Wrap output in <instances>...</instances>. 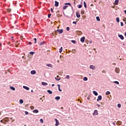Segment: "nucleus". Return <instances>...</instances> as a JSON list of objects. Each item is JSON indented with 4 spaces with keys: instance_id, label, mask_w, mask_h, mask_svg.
Wrapping results in <instances>:
<instances>
[{
    "instance_id": "nucleus-39",
    "label": "nucleus",
    "mask_w": 126,
    "mask_h": 126,
    "mask_svg": "<svg viewBox=\"0 0 126 126\" xmlns=\"http://www.w3.org/2000/svg\"><path fill=\"white\" fill-rule=\"evenodd\" d=\"M34 53H35V52H30V55H34Z\"/></svg>"
},
{
    "instance_id": "nucleus-16",
    "label": "nucleus",
    "mask_w": 126,
    "mask_h": 126,
    "mask_svg": "<svg viewBox=\"0 0 126 126\" xmlns=\"http://www.w3.org/2000/svg\"><path fill=\"white\" fill-rule=\"evenodd\" d=\"M24 89H26V90H29V87L24 86L23 87Z\"/></svg>"
},
{
    "instance_id": "nucleus-60",
    "label": "nucleus",
    "mask_w": 126,
    "mask_h": 126,
    "mask_svg": "<svg viewBox=\"0 0 126 126\" xmlns=\"http://www.w3.org/2000/svg\"><path fill=\"white\" fill-rule=\"evenodd\" d=\"M125 13L126 14V10L124 11Z\"/></svg>"
},
{
    "instance_id": "nucleus-63",
    "label": "nucleus",
    "mask_w": 126,
    "mask_h": 126,
    "mask_svg": "<svg viewBox=\"0 0 126 126\" xmlns=\"http://www.w3.org/2000/svg\"><path fill=\"white\" fill-rule=\"evenodd\" d=\"M125 35L126 37V32L125 33Z\"/></svg>"
},
{
    "instance_id": "nucleus-30",
    "label": "nucleus",
    "mask_w": 126,
    "mask_h": 126,
    "mask_svg": "<svg viewBox=\"0 0 126 126\" xmlns=\"http://www.w3.org/2000/svg\"><path fill=\"white\" fill-rule=\"evenodd\" d=\"M113 83H116V84H118V85L120 84V83L117 81H114Z\"/></svg>"
},
{
    "instance_id": "nucleus-10",
    "label": "nucleus",
    "mask_w": 126,
    "mask_h": 126,
    "mask_svg": "<svg viewBox=\"0 0 126 126\" xmlns=\"http://www.w3.org/2000/svg\"><path fill=\"white\" fill-rule=\"evenodd\" d=\"M116 125H117V126H121V125H122V122L120 121H117Z\"/></svg>"
},
{
    "instance_id": "nucleus-27",
    "label": "nucleus",
    "mask_w": 126,
    "mask_h": 126,
    "mask_svg": "<svg viewBox=\"0 0 126 126\" xmlns=\"http://www.w3.org/2000/svg\"><path fill=\"white\" fill-rule=\"evenodd\" d=\"M84 5L85 8L87 7V5H86V2L85 1H84Z\"/></svg>"
},
{
    "instance_id": "nucleus-23",
    "label": "nucleus",
    "mask_w": 126,
    "mask_h": 126,
    "mask_svg": "<svg viewBox=\"0 0 126 126\" xmlns=\"http://www.w3.org/2000/svg\"><path fill=\"white\" fill-rule=\"evenodd\" d=\"M83 80H84V81H87L88 80V78H87V77H85L83 78Z\"/></svg>"
},
{
    "instance_id": "nucleus-51",
    "label": "nucleus",
    "mask_w": 126,
    "mask_h": 126,
    "mask_svg": "<svg viewBox=\"0 0 126 126\" xmlns=\"http://www.w3.org/2000/svg\"><path fill=\"white\" fill-rule=\"evenodd\" d=\"M51 12H53L54 10L53 9V8H51Z\"/></svg>"
},
{
    "instance_id": "nucleus-3",
    "label": "nucleus",
    "mask_w": 126,
    "mask_h": 126,
    "mask_svg": "<svg viewBox=\"0 0 126 126\" xmlns=\"http://www.w3.org/2000/svg\"><path fill=\"white\" fill-rule=\"evenodd\" d=\"M55 121L56 122L55 126H58L60 125V122H59V121H58V119H55Z\"/></svg>"
},
{
    "instance_id": "nucleus-43",
    "label": "nucleus",
    "mask_w": 126,
    "mask_h": 126,
    "mask_svg": "<svg viewBox=\"0 0 126 126\" xmlns=\"http://www.w3.org/2000/svg\"><path fill=\"white\" fill-rule=\"evenodd\" d=\"M121 106H122V105H121V104H120V103L118 104V105H117V106L118 107V108H121Z\"/></svg>"
},
{
    "instance_id": "nucleus-8",
    "label": "nucleus",
    "mask_w": 126,
    "mask_h": 126,
    "mask_svg": "<svg viewBox=\"0 0 126 126\" xmlns=\"http://www.w3.org/2000/svg\"><path fill=\"white\" fill-rule=\"evenodd\" d=\"M115 71L117 73H119V72H120V68L119 67L116 68Z\"/></svg>"
},
{
    "instance_id": "nucleus-58",
    "label": "nucleus",
    "mask_w": 126,
    "mask_h": 126,
    "mask_svg": "<svg viewBox=\"0 0 126 126\" xmlns=\"http://www.w3.org/2000/svg\"><path fill=\"white\" fill-rule=\"evenodd\" d=\"M113 125H114V126H116V123H115L114 122L113 123Z\"/></svg>"
},
{
    "instance_id": "nucleus-42",
    "label": "nucleus",
    "mask_w": 126,
    "mask_h": 126,
    "mask_svg": "<svg viewBox=\"0 0 126 126\" xmlns=\"http://www.w3.org/2000/svg\"><path fill=\"white\" fill-rule=\"evenodd\" d=\"M110 94V92L107 91V92H106V95H109Z\"/></svg>"
},
{
    "instance_id": "nucleus-50",
    "label": "nucleus",
    "mask_w": 126,
    "mask_h": 126,
    "mask_svg": "<svg viewBox=\"0 0 126 126\" xmlns=\"http://www.w3.org/2000/svg\"><path fill=\"white\" fill-rule=\"evenodd\" d=\"M102 73H106V71L105 70H102Z\"/></svg>"
},
{
    "instance_id": "nucleus-41",
    "label": "nucleus",
    "mask_w": 126,
    "mask_h": 126,
    "mask_svg": "<svg viewBox=\"0 0 126 126\" xmlns=\"http://www.w3.org/2000/svg\"><path fill=\"white\" fill-rule=\"evenodd\" d=\"M40 122L41 123V124H43V123H44V121H43V119H41L40 120Z\"/></svg>"
},
{
    "instance_id": "nucleus-56",
    "label": "nucleus",
    "mask_w": 126,
    "mask_h": 126,
    "mask_svg": "<svg viewBox=\"0 0 126 126\" xmlns=\"http://www.w3.org/2000/svg\"><path fill=\"white\" fill-rule=\"evenodd\" d=\"M29 45H32V42H30L29 43Z\"/></svg>"
},
{
    "instance_id": "nucleus-44",
    "label": "nucleus",
    "mask_w": 126,
    "mask_h": 126,
    "mask_svg": "<svg viewBox=\"0 0 126 126\" xmlns=\"http://www.w3.org/2000/svg\"><path fill=\"white\" fill-rule=\"evenodd\" d=\"M7 10L8 12H10V11H11V9H7Z\"/></svg>"
},
{
    "instance_id": "nucleus-28",
    "label": "nucleus",
    "mask_w": 126,
    "mask_h": 126,
    "mask_svg": "<svg viewBox=\"0 0 126 126\" xmlns=\"http://www.w3.org/2000/svg\"><path fill=\"white\" fill-rule=\"evenodd\" d=\"M63 52V47H61L60 50H59V53H62Z\"/></svg>"
},
{
    "instance_id": "nucleus-33",
    "label": "nucleus",
    "mask_w": 126,
    "mask_h": 126,
    "mask_svg": "<svg viewBox=\"0 0 126 126\" xmlns=\"http://www.w3.org/2000/svg\"><path fill=\"white\" fill-rule=\"evenodd\" d=\"M67 6L65 5L63 7V9H66L67 8Z\"/></svg>"
},
{
    "instance_id": "nucleus-54",
    "label": "nucleus",
    "mask_w": 126,
    "mask_h": 126,
    "mask_svg": "<svg viewBox=\"0 0 126 126\" xmlns=\"http://www.w3.org/2000/svg\"><path fill=\"white\" fill-rule=\"evenodd\" d=\"M25 114H26V115H28V112H27V111H25Z\"/></svg>"
},
{
    "instance_id": "nucleus-19",
    "label": "nucleus",
    "mask_w": 126,
    "mask_h": 126,
    "mask_svg": "<svg viewBox=\"0 0 126 126\" xmlns=\"http://www.w3.org/2000/svg\"><path fill=\"white\" fill-rule=\"evenodd\" d=\"M33 113H34L35 114H37V113H39V111L37 109H35L33 111Z\"/></svg>"
},
{
    "instance_id": "nucleus-12",
    "label": "nucleus",
    "mask_w": 126,
    "mask_h": 126,
    "mask_svg": "<svg viewBox=\"0 0 126 126\" xmlns=\"http://www.w3.org/2000/svg\"><path fill=\"white\" fill-rule=\"evenodd\" d=\"M31 73L32 75L36 74V71L33 70L31 71Z\"/></svg>"
},
{
    "instance_id": "nucleus-6",
    "label": "nucleus",
    "mask_w": 126,
    "mask_h": 126,
    "mask_svg": "<svg viewBox=\"0 0 126 126\" xmlns=\"http://www.w3.org/2000/svg\"><path fill=\"white\" fill-rule=\"evenodd\" d=\"M76 33H77V34L78 35H82V32L80 31H77V32H76Z\"/></svg>"
},
{
    "instance_id": "nucleus-14",
    "label": "nucleus",
    "mask_w": 126,
    "mask_h": 126,
    "mask_svg": "<svg viewBox=\"0 0 126 126\" xmlns=\"http://www.w3.org/2000/svg\"><path fill=\"white\" fill-rule=\"evenodd\" d=\"M42 85H43L44 86H47L48 85V83L42 82L41 83Z\"/></svg>"
},
{
    "instance_id": "nucleus-4",
    "label": "nucleus",
    "mask_w": 126,
    "mask_h": 126,
    "mask_svg": "<svg viewBox=\"0 0 126 126\" xmlns=\"http://www.w3.org/2000/svg\"><path fill=\"white\" fill-rule=\"evenodd\" d=\"M57 32H58V33L59 34H62L63 33V29L61 30H57Z\"/></svg>"
},
{
    "instance_id": "nucleus-38",
    "label": "nucleus",
    "mask_w": 126,
    "mask_h": 126,
    "mask_svg": "<svg viewBox=\"0 0 126 126\" xmlns=\"http://www.w3.org/2000/svg\"><path fill=\"white\" fill-rule=\"evenodd\" d=\"M72 53L73 54H75V49H73V50H72Z\"/></svg>"
},
{
    "instance_id": "nucleus-59",
    "label": "nucleus",
    "mask_w": 126,
    "mask_h": 126,
    "mask_svg": "<svg viewBox=\"0 0 126 126\" xmlns=\"http://www.w3.org/2000/svg\"><path fill=\"white\" fill-rule=\"evenodd\" d=\"M52 87H54V86H55V84H52Z\"/></svg>"
},
{
    "instance_id": "nucleus-37",
    "label": "nucleus",
    "mask_w": 126,
    "mask_h": 126,
    "mask_svg": "<svg viewBox=\"0 0 126 126\" xmlns=\"http://www.w3.org/2000/svg\"><path fill=\"white\" fill-rule=\"evenodd\" d=\"M20 104H23V100L22 99H20Z\"/></svg>"
},
{
    "instance_id": "nucleus-17",
    "label": "nucleus",
    "mask_w": 126,
    "mask_h": 126,
    "mask_svg": "<svg viewBox=\"0 0 126 126\" xmlns=\"http://www.w3.org/2000/svg\"><path fill=\"white\" fill-rule=\"evenodd\" d=\"M55 79H56L57 81L61 80V78L59 75L57 76V77L55 78Z\"/></svg>"
},
{
    "instance_id": "nucleus-24",
    "label": "nucleus",
    "mask_w": 126,
    "mask_h": 126,
    "mask_svg": "<svg viewBox=\"0 0 126 126\" xmlns=\"http://www.w3.org/2000/svg\"><path fill=\"white\" fill-rule=\"evenodd\" d=\"M47 92H48V93H49V94H53V92L51 91V90H48Z\"/></svg>"
},
{
    "instance_id": "nucleus-25",
    "label": "nucleus",
    "mask_w": 126,
    "mask_h": 126,
    "mask_svg": "<svg viewBox=\"0 0 126 126\" xmlns=\"http://www.w3.org/2000/svg\"><path fill=\"white\" fill-rule=\"evenodd\" d=\"M55 99H56V100H60V99H61V97H60V96H56V97H55Z\"/></svg>"
},
{
    "instance_id": "nucleus-9",
    "label": "nucleus",
    "mask_w": 126,
    "mask_h": 126,
    "mask_svg": "<svg viewBox=\"0 0 126 126\" xmlns=\"http://www.w3.org/2000/svg\"><path fill=\"white\" fill-rule=\"evenodd\" d=\"M81 42H82V43H84V41H85V37H82L81 39Z\"/></svg>"
},
{
    "instance_id": "nucleus-2",
    "label": "nucleus",
    "mask_w": 126,
    "mask_h": 126,
    "mask_svg": "<svg viewBox=\"0 0 126 126\" xmlns=\"http://www.w3.org/2000/svg\"><path fill=\"white\" fill-rule=\"evenodd\" d=\"M93 116H97L98 115V110H95L93 113Z\"/></svg>"
},
{
    "instance_id": "nucleus-57",
    "label": "nucleus",
    "mask_w": 126,
    "mask_h": 126,
    "mask_svg": "<svg viewBox=\"0 0 126 126\" xmlns=\"http://www.w3.org/2000/svg\"><path fill=\"white\" fill-rule=\"evenodd\" d=\"M100 106H101L100 104H97V107H100Z\"/></svg>"
},
{
    "instance_id": "nucleus-32",
    "label": "nucleus",
    "mask_w": 126,
    "mask_h": 126,
    "mask_svg": "<svg viewBox=\"0 0 126 126\" xmlns=\"http://www.w3.org/2000/svg\"><path fill=\"white\" fill-rule=\"evenodd\" d=\"M96 19L97 21H100V18L99 17H96Z\"/></svg>"
},
{
    "instance_id": "nucleus-18",
    "label": "nucleus",
    "mask_w": 126,
    "mask_h": 126,
    "mask_svg": "<svg viewBox=\"0 0 126 126\" xmlns=\"http://www.w3.org/2000/svg\"><path fill=\"white\" fill-rule=\"evenodd\" d=\"M93 92L95 96H98V93H97L96 91H94Z\"/></svg>"
},
{
    "instance_id": "nucleus-52",
    "label": "nucleus",
    "mask_w": 126,
    "mask_h": 126,
    "mask_svg": "<svg viewBox=\"0 0 126 126\" xmlns=\"http://www.w3.org/2000/svg\"><path fill=\"white\" fill-rule=\"evenodd\" d=\"M73 24H75V25H76V22H73Z\"/></svg>"
},
{
    "instance_id": "nucleus-49",
    "label": "nucleus",
    "mask_w": 126,
    "mask_h": 126,
    "mask_svg": "<svg viewBox=\"0 0 126 126\" xmlns=\"http://www.w3.org/2000/svg\"><path fill=\"white\" fill-rule=\"evenodd\" d=\"M121 26H124V23H123L122 22H121Z\"/></svg>"
},
{
    "instance_id": "nucleus-61",
    "label": "nucleus",
    "mask_w": 126,
    "mask_h": 126,
    "mask_svg": "<svg viewBox=\"0 0 126 126\" xmlns=\"http://www.w3.org/2000/svg\"><path fill=\"white\" fill-rule=\"evenodd\" d=\"M22 58H23V59H25V57H24V56H23Z\"/></svg>"
},
{
    "instance_id": "nucleus-35",
    "label": "nucleus",
    "mask_w": 126,
    "mask_h": 126,
    "mask_svg": "<svg viewBox=\"0 0 126 126\" xmlns=\"http://www.w3.org/2000/svg\"><path fill=\"white\" fill-rule=\"evenodd\" d=\"M71 42L73 43V44H75L76 43V41L75 40H71Z\"/></svg>"
},
{
    "instance_id": "nucleus-5",
    "label": "nucleus",
    "mask_w": 126,
    "mask_h": 126,
    "mask_svg": "<svg viewBox=\"0 0 126 126\" xmlns=\"http://www.w3.org/2000/svg\"><path fill=\"white\" fill-rule=\"evenodd\" d=\"M90 68H91V69H96V67H95V66L93 65H91L90 66Z\"/></svg>"
},
{
    "instance_id": "nucleus-26",
    "label": "nucleus",
    "mask_w": 126,
    "mask_h": 126,
    "mask_svg": "<svg viewBox=\"0 0 126 126\" xmlns=\"http://www.w3.org/2000/svg\"><path fill=\"white\" fill-rule=\"evenodd\" d=\"M44 44H45V42H44V41H43V42H40L39 45H40V46H42V45H44Z\"/></svg>"
},
{
    "instance_id": "nucleus-40",
    "label": "nucleus",
    "mask_w": 126,
    "mask_h": 126,
    "mask_svg": "<svg viewBox=\"0 0 126 126\" xmlns=\"http://www.w3.org/2000/svg\"><path fill=\"white\" fill-rule=\"evenodd\" d=\"M66 78L67 79H69V78H70L69 75H66Z\"/></svg>"
},
{
    "instance_id": "nucleus-36",
    "label": "nucleus",
    "mask_w": 126,
    "mask_h": 126,
    "mask_svg": "<svg viewBox=\"0 0 126 126\" xmlns=\"http://www.w3.org/2000/svg\"><path fill=\"white\" fill-rule=\"evenodd\" d=\"M34 44H36L37 43V38H34Z\"/></svg>"
},
{
    "instance_id": "nucleus-46",
    "label": "nucleus",
    "mask_w": 126,
    "mask_h": 126,
    "mask_svg": "<svg viewBox=\"0 0 126 126\" xmlns=\"http://www.w3.org/2000/svg\"><path fill=\"white\" fill-rule=\"evenodd\" d=\"M31 110H34V106H31Z\"/></svg>"
},
{
    "instance_id": "nucleus-62",
    "label": "nucleus",
    "mask_w": 126,
    "mask_h": 126,
    "mask_svg": "<svg viewBox=\"0 0 126 126\" xmlns=\"http://www.w3.org/2000/svg\"><path fill=\"white\" fill-rule=\"evenodd\" d=\"M31 92H32V93H33V90H31Z\"/></svg>"
},
{
    "instance_id": "nucleus-11",
    "label": "nucleus",
    "mask_w": 126,
    "mask_h": 126,
    "mask_svg": "<svg viewBox=\"0 0 126 126\" xmlns=\"http://www.w3.org/2000/svg\"><path fill=\"white\" fill-rule=\"evenodd\" d=\"M119 38H120V39H121V40H124V39H125V38L124 37V36H123V35L122 34H119Z\"/></svg>"
},
{
    "instance_id": "nucleus-13",
    "label": "nucleus",
    "mask_w": 126,
    "mask_h": 126,
    "mask_svg": "<svg viewBox=\"0 0 126 126\" xmlns=\"http://www.w3.org/2000/svg\"><path fill=\"white\" fill-rule=\"evenodd\" d=\"M76 15L77 17V18H79V17H80V14H79V13L76 12Z\"/></svg>"
},
{
    "instance_id": "nucleus-7",
    "label": "nucleus",
    "mask_w": 126,
    "mask_h": 126,
    "mask_svg": "<svg viewBox=\"0 0 126 126\" xmlns=\"http://www.w3.org/2000/svg\"><path fill=\"white\" fill-rule=\"evenodd\" d=\"M102 100V95H99L98 96V98L96 99V100L98 101H100Z\"/></svg>"
},
{
    "instance_id": "nucleus-22",
    "label": "nucleus",
    "mask_w": 126,
    "mask_h": 126,
    "mask_svg": "<svg viewBox=\"0 0 126 126\" xmlns=\"http://www.w3.org/2000/svg\"><path fill=\"white\" fill-rule=\"evenodd\" d=\"M46 65L49 67H53V65L52 64H47Z\"/></svg>"
},
{
    "instance_id": "nucleus-15",
    "label": "nucleus",
    "mask_w": 126,
    "mask_h": 126,
    "mask_svg": "<svg viewBox=\"0 0 126 126\" xmlns=\"http://www.w3.org/2000/svg\"><path fill=\"white\" fill-rule=\"evenodd\" d=\"M118 3H119V0H115L114 4H115V5H118Z\"/></svg>"
},
{
    "instance_id": "nucleus-45",
    "label": "nucleus",
    "mask_w": 126,
    "mask_h": 126,
    "mask_svg": "<svg viewBox=\"0 0 126 126\" xmlns=\"http://www.w3.org/2000/svg\"><path fill=\"white\" fill-rule=\"evenodd\" d=\"M69 27H67L66 29V30H67V31H69Z\"/></svg>"
},
{
    "instance_id": "nucleus-29",
    "label": "nucleus",
    "mask_w": 126,
    "mask_h": 126,
    "mask_svg": "<svg viewBox=\"0 0 126 126\" xmlns=\"http://www.w3.org/2000/svg\"><path fill=\"white\" fill-rule=\"evenodd\" d=\"M10 89H11V90H13V91L15 90V88L13 87H11Z\"/></svg>"
},
{
    "instance_id": "nucleus-1",
    "label": "nucleus",
    "mask_w": 126,
    "mask_h": 126,
    "mask_svg": "<svg viewBox=\"0 0 126 126\" xmlns=\"http://www.w3.org/2000/svg\"><path fill=\"white\" fill-rule=\"evenodd\" d=\"M8 122H9L8 117L4 118L2 120H0V123H2V124H4V125H6Z\"/></svg>"
},
{
    "instance_id": "nucleus-48",
    "label": "nucleus",
    "mask_w": 126,
    "mask_h": 126,
    "mask_svg": "<svg viewBox=\"0 0 126 126\" xmlns=\"http://www.w3.org/2000/svg\"><path fill=\"white\" fill-rule=\"evenodd\" d=\"M51 14H48V18H50V17H51Z\"/></svg>"
},
{
    "instance_id": "nucleus-34",
    "label": "nucleus",
    "mask_w": 126,
    "mask_h": 126,
    "mask_svg": "<svg viewBox=\"0 0 126 126\" xmlns=\"http://www.w3.org/2000/svg\"><path fill=\"white\" fill-rule=\"evenodd\" d=\"M65 5H71V4L70 3H65Z\"/></svg>"
},
{
    "instance_id": "nucleus-47",
    "label": "nucleus",
    "mask_w": 126,
    "mask_h": 126,
    "mask_svg": "<svg viewBox=\"0 0 126 126\" xmlns=\"http://www.w3.org/2000/svg\"><path fill=\"white\" fill-rule=\"evenodd\" d=\"M81 7H82V5H79L78 8H81Z\"/></svg>"
},
{
    "instance_id": "nucleus-31",
    "label": "nucleus",
    "mask_w": 126,
    "mask_h": 126,
    "mask_svg": "<svg viewBox=\"0 0 126 126\" xmlns=\"http://www.w3.org/2000/svg\"><path fill=\"white\" fill-rule=\"evenodd\" d=\"M116 21H117V22H118V23L120 22V18H119V17H117V18H116Z\"/></svg>"
},
{
    "instance_id": "nucleus-53",
    "label": "nucleus",
    "mask_w": 126,
    "mask_h": 126,
    "mask_svg": "<svg viewBox=\"0 0 126 126\" xmlns=\"http://www.w3.org/2000/svg\"><path fill=\"white\" fill-rule=\"evenodd\" d=\"M81 14H84V11H81Z\"/></svg>"
},
{
    "instance_id": "nucleus-20",
    "label": "nucleus",
    "mask_w": 126,
    "mask_h": 126,
    "mask_svg": "<svg viewBox=\"0 0 126 126\" xmlns=\"http://www.w3.org/2000/svg\"><path fill=\"white\" fill-rule=\"evenodd\" d=\"M55 6H59V2L55 1Z\"/></svg>"
},
{
    "instance_id": "nucleus-64",
    "label": "nucleus",
    "mask_w": 126,
    "mask_h": 126,
    "mask_svg": "<svg viewBox=\"0 0 126 126\" xmlns=\"http://www.w3.org/2000/svg\"><path fill=\"white\" fill-rule=\"evenodd\" d=\"M22 38H23V37H22V36H21V39H22Z\"/></svg>"
},
{
    "instance_id": "nucleus-21",
    "label": "nucleus",
    "mask_w": 126,
    "mask_h": 126,
    "mask_svg": "<svg viewBox=\"0 0 126 126\" xmlns=\"http://www.w3.org/2000/svg\"><path fill=\"white\" fill-rule=\"evenodd\" d=\"M58 89H59V91H60V92H62V90H61V85H58Z\"/></svg>"
},
{
    "instance_id": "nucleus-55",
    "label": "nucleus",
    "mask_w": 126,
    "mask_h": 126,
    "mask_svg": "<svg viewBox=\"0 0 126 126\" xmlns=\"http://www.w3.org/2000/svg\"><path fill=\"white\" fill-rule=\"evenodd\" d=\"M123 21H126V18H125L124 19H123Z\"/></svg>"
}]
</instances>
